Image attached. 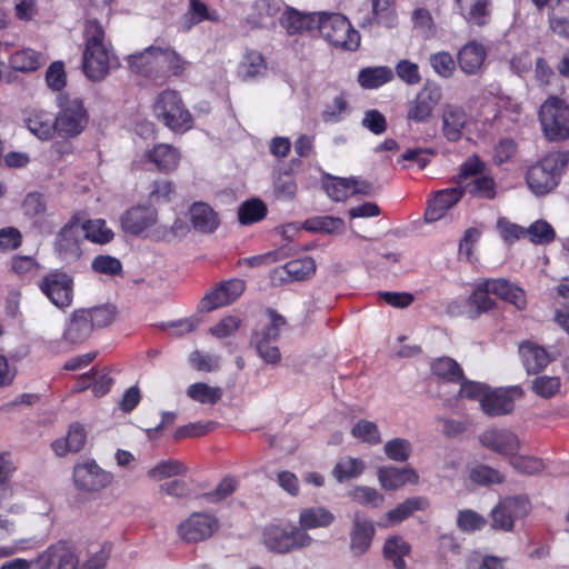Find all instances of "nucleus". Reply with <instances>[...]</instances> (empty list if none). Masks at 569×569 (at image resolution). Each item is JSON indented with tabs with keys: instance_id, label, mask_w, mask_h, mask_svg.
I'll return each instance as SVG.
<instances>
[{
	"instance_id": "obj_20",
	"label": "nucleus",
	"mask_w": 569,
	"mask_h": 569,
	"mask_svg": "<svg viewBox=\"0 0 569 569\" xmlns=\"http://www.w3.org/2000/svg\"><path fill=\"white\" fill-rule=\"evenodd\" d=\"M486 59L487 50L485 46L476 40L468 41L457 54V63L460 70L468 76L480 73Z\"/></svg>"
},
{
	"instance_id": "obj_47",
	"label": "nucleus",
	"mask_w": 569,
	"mask_h": 569,
	"mask_svg": "<svg viewBox=\"0 0 569 569\" xmlns=\"http://www.w3.org/2000/svg\"><path fill=\"white\" fill-rule=\"evenodd\" d=\"M207 20H216V18L210 14L208 6L201 0H189L188 9L182 20L183 31H189L192 27Z\"/></svg>"
},
{
	"instance_id": "obj_49",
	"label": "nucleus",
	"mask_w": 569,
	"mask_h": 569,
	"mask_svg": "<svg viewBox=\"0 0 569 569\" xmlns=\"http://www.w3.org/2000/svg\"><path fill=\"white\" fill-rule=\"evenodd\" d=\"M147 52L157 53V56H162L164 58V62L167 64L168 70L172 76H181L187 69L188 61H186L181 54H179L172 48H161L150 46L147 48Z\"/></svg>"
},
{
	"instance_id": "obj_15",
	"label": "nucleus",
	"mask_w": 569,
	"mask_h": 569,
	"mask_svg": "<svg viewBox=\"0 0 569 569\" xmlns=\"http://www.w3.org/2000/svg\"><path fill=\"white\" fill-rule=\"evenodd\" d=\"M441 89L436 84H426L409 103L407 110L408 121L415 123L428 122L432 111L441 100Z\"/></svg>"
},
{
	"instance_id": "obj_64",
	"label": "nucleus",
	"mask_w": 569,
	"mask_h": 569,
	"mask_svg": "<svg viewBox=\"0 0 569 569\" xmlns=\"http://www.w3.org/2000/svg\"><path fill=\"white\" fill-rule=\"evenodd\" d=\"M560 390V379L557 377L540 376L532 381V391L545 399L552 398Z\"/></svg>"
},
{
	"instance_id": "obj_25",
	"label": "nucleus",
	"mask_w": 569,
	"mask_h": 569,
	"mask_svg": "<svg viewBox=\"0 0 569 569\" xmlns=\"http://www.w3.org/2000/svg\"><path fill=\"white\" fill-rule=\"evenodd\" d=\"M519 355L529 375L539 373L550 362V356L547 350L528 340L520 343Z\"/></svg>"
},
{
	"instance_id": "obj_59",
	"label": "nucleus",
	"mask_w": 569,
	"mask_h": 569,
	"mask_svg": "<svg viewBox=\"0 0 569 569\" xmlns=\"http://www.w3.org/2000/svg\"><path fill=\"white\" fill-rule=\"evenodd\" d=\"M187 468L178 460L160 461L157 466L148 471V477L153 479L170 478L173 476L184 475Z\"/></svg>"
},
{
	"instance_id": "obj_58",
	"label": "nucleus",
	"mask_w": 569,
	"mask_h": 569,
	"mask_svg": "<svg viewBox=\"0 0 569 569\" xmlns=\"http://www.w3.org/2000/svg\"><path fill=\"white\" fill-rule=\"evenodd\" d=\"M189 362L197 371L212 372L219 369L220 357L194 350L189 356Z\"/></svg>"
},
{
	"instance_id": "obj_14",
	"label": "nucleus",
	"mask_w": 569,
	"mask_h": 569,
	"mask_svg": "<svg viewBox=\"0 0 569 569\" xmlns=\"http://www.w3.org/2000/svg\"><path fill=\"white\" fill-rule=\"evenodd\" d=\"M112 479V473L101 469L94 460L77 465L73 469L74 485L88 492H98L107 488Z\"/></svg>"
},
{
	"instance_id": "obj_31",
	"label": "nucleus",
	"mask_w": 569,
	"mask_h": 569,
	"mask_svg": "<svg viewBox=\"0 0 569 569\" xmlns=\"http://www.w3.org/2000/svg\"><path fill=\"white\" fill-rule=\"evenodd\" d=\"M461 16L467 22L483 27L490 14V0H457Z\"/></svg>"
},
{
	"instance_id": "obj_9",
	"label": "nucleus",
	"mask_w": 569,
	"mask_h": 569,
	"mask_svg": "<svg viewBox=\"0 0 569 569\" xmlns=\"http://www.w3.org/2000/svg\"><path fill=\"white\" fill-rule=\"evenodd\" d=\"M79 565L77 545L66 539L50 545L33 560L34 569H79Z\"/></svg>"
},
{
	"instance_id": "obj_24",
	"label": "nucleus",
	"mask_w": 569,
	"mask_h": 569,
	"mask_svg": "<svg viewBox=\"0 0 569 569\" xmlns=\"http://www.w3.org/2000/svg\"><path fill=\"white\" fill-rule=\"evenodd\" d=\"M377 475L381 487L386 490H397L407 483L416 485L419 481L416 470L409 467L383 466L378 469Z\"/></svg>"
},
{
	"instance_id": "obj_39",
	"label": "nucleus",
	"mask_w": 569,
	"mask_h": 569,
	"mask_svg": "<svg viewBox=\"0 0 569 569\" xmlns=\"http://www.w3.org/2000/svg\"><path fill=\"white\" fill-rule=\"evenodd\" d=\"M428 507L429 500L427 498L411 497L389 510L387 512V519L391 523L401 522L409 518L415 511L426 510Z\"/></svg>"
},
{
	"instance_id": "obj_40",
	"label": "nucleus",
	"mask_w": 569,
	"mask_h": 569,
	"mask_svg": "<svg viewBox=\"0 0 569 569\" xmlns=\"http://www.w3.org/2000/svg\"><path fill=\"white\" fill-rule=\"evenodd\" d=\"M410 552V545L400 536H393L383 545V556L392 561L395 569H406L405 557Z\"/></svg>"
},
{
	"instance_id": "obj_50",
	"label": "nucleus",
	"mask_w": 569,
	"mask_h": 569,
	"mask_svg": "<svg viewBox=\"0 0 569 569\" xmlns=\"http://www.w3.org/2000/svg\"><path fill=\"white\" fill-rule=\"evenodd\" d=\"M343 228V220L331 216L313 217L303 222V229L311 232L338 233Z\"/></svg>"
},
{
	"instance_id": "obj_8",
	"label": "nucleus",
	"mask_w": 569,
	"mask_h": 569,
	"mask_svg": "<svg viewBox=\"0 0 569 569\" xmlns=\"http://www.w3.org/2000/svg\"><path fill=\"white\" fill-rule=\"evenodd\" d=\"M312 538L298 527L269 525L263 530L266 547L278 553H287L295 549L307 547Z\"/></svg>"
},
{
	"instance_id": "obj_52",
	"label": "nucleus",
	"mask_w": 569,
	"mask_h": 569,
	"mask_svg": "<svg viewBox=\"0 0 569 569\" xmlns=\"http://www.w3.org/2000/svg\"><path fill=\"white\" fill-rule=\"evenodd\" d=\"M81 310L86 313V318L88 322L91 323L92 330L94 328H103L109 326L116 317V307L112 305H104Z\"/></svg>"
},
{
	"instance_id": "obj_60",
	"label": "nucleus",
	"mask_w": 569,
	"mask_h": 569,
	"mask_svg": "<svg viewBox=\"0 0 569 569\" xmlns=\"http://www.w3.org/2000/svg\"><path fill=\"white\" fill-rule=\"evenodd\" d=\"M176 194V187L171 180L158 179L151 184L149 199L152 202H170Z\"/></svg>"
},
{
	"instance_id": "obj_27",
	"label": "nucleus",
	"mask_w": 569,
	"mask_h": 569,
	"mask_svg": "<svg viewBox=\"0 0 569 569\" xmlns=\"http://www.w3.org/2000/svg\"><path fill=\"white\" fill-rule=\"evenodd\" d=\"M91 332V323L88 322L86 313L78 309L72 312L62 338L70 345H79L86 341Z\"/></svg>"
},
{
	"instance_id": "obj_33",
	"label": "nucleus",
	"mask_w": 569,
	"mask_h": 569,
	"mask_svg": "<svg viewBox=\"0 0 569 569\" xmlns=\"http://www.w3.org/2000/svg\"><path fill=\"white\" fill-rule=\"evenodd\" d=\"M335 521V515L325 507L306 508L300 512V529L305 532L309 529L329 527Z\"/></svg>"
},
{
	"instance_id": "obj_63",
	"label": "nucleus",
	"mask_w": 569,
	"mask_h": 569,
	"mask_svg": "<svg viewBox=\"0 0 569 569\" xmlns=\"http://www.w3.org/2000/svg\"><path fill=\"white\" fill-rule=\"evenodd\" d=\"M486 523L487 520L473 510L465 509L458 513L457 525L461 531L473 532L481 530Z\"/></svg>"
},
{
	"instance_id": "obj_1",
	"label": "nucleus",
	"mask_w": 569,
	"mask_h": 569,
	"mask_svg": "<svg viewBox=\"0 0 569 569\" xmlns=\"http://www.w3.org/2000/svg\"><path fill=\"white\" fill-rule=\"evenodd\" d=\"M490 293L513 305L518 310H523L527 306V297L522 288L503 278L487 279L479 282L468 298V305L476 309L473 317L493 309L496 302L490 298Z\"/></svg>"
},
{
	"instance_id": "obj_53",
	"label": "nucleus",
	"mask_w": 569,
	"mask_h": 569,
	"mask_svg": "<svg viewBox=\"0 0 569 569\" xmlns=\"http://www.w3.org/2000/svg\"><path fill=\"white\" fill-rule=\"evenodd\" d=\"M526 237L532 243L536 244H547L555 240L556 232L550 223L545 220H537L526 228Z\"/></svg>"
},
{
	"instance_id": "obj_28",
	"label": "nucleus",
	"mask_w": 569,
	"mask_h": 569,
	"mask_svg": "<svg viewBox=\"0 0 569 569\" xmlns=\"http://www.w3.org/2000/svg\"><path fill=\"white\" fill-rule=\"evenodd\" d=\"M515 408V401L508 391L495 390L481 398V409L490 417L510 413Z\"/></svg>"
},
{
	"instance_id": "obj_41",
	"label": "nucleus",
	"mask_w": 569,
	"mask_h": 569,
	"mask_svg": "<svg viewBox=\"0 0 569 569\" xmlns=\"http://www.w3.org/2000/svg\"><path fill=\"white\" fill-rule=\"evenodd\" d=\"M357 180L353 178L329 177L323 181L326 193L335 201H345L355 194Z\"/></svg>"
},
{
	"instance_id": "obj_35",
	"label": "nucleus",
	"mask_w": 569,
	"mask_h": 569,
	"mask_svg": "<svg viewBox=\"0 0 569 569\" xmlns=\"http://www.w3.org/2000/svg\"><path fill=\"white\" fill-rule=\"evenodd\" d=\"M280 24L290 36L300 33L303 30L313 28L315 18L310 14H303L293 8H288L280 17Z\"/></svg>"
},
{
	"instance_id": "obj_3",
	"label": "nucleus",
	"mask_w": 569,
	"mask_h": 569,
	"mask_svg": "<svg viewBox=\"0 0 569 569\" xmlns=\"http://www.w3.org/2000/svg\"><path fill=\"white\" fill-rule=\"evenodd\" d=\"M569 151L558 150L546 154L527 171L526 180L529 189L537 196H545L555 189L568 166Z\"/></svg>"
},
{
	"instance_id": "obj_44",
	"label": "nucleus",
	"mask_w": 569,
	"mask_h": 569,
	"mask_svg": "<svg viewBox=\"0 0 569 569\" xmlns=\"http://www.w3.org/2000/svg\"><path fill=\"white\" fill-rule=\"evenodd\" d=\"M268 213L266 203L257 198L244 201L238 209V220L242 226L261 221Z\"/></svg>"
},
{
	"instance_id": "obj_46",
	"label": "nucleus",
	"mask_w": 569,
	"mask_h": 569,
	"mask_svg": "<svg viewBox=\"0 0 569 569\" xmlns=\"http://www.w3.org/2000/svg\"><path fill=\"white\" fill-rule=\"evenodd\" d=\"M267 61L261 52L249 49L246 51L240 62V71L246 79H252L262 76L267 71Z\"/></svg>"
},
{
	"instance_id": "obj_36",
	"label": "nucleus",
	"mask_w": 569,
	"mask_h": 569,
	"mask_svg": "<svg viewBox=\"0 0 569 569\" xmlns=\"http://www.w3.org/2000/svg\"><path fill=\"white\" fill-rule=\"evenodd\" d=\"M372 1V18L368 20L383 26L386 28H393L398 23V16L396 12L395 0H371Z\"/></svg>"
},
{
	"instance_id": "obj_23",
	"label": "nucleus",
	"mask_w": 569,
	"mask_h": 569,
	"mask_svg": "<svg viewBox=\"0 0 569 569\" xmlns=\"http://www.w3.org/2000/svg\"><path fill=\"white\" fill-rule=\"evenodd\" d=\"M157 221V211L147 206H137L126 211L121 224L126 232L138 236Z\"/></svg>"
},
{
	"instance_id": "obj_17",
	"label": "nucleus",
	"mask_w": 569,
	"mask_h": 569,
	"mask_svg": "<svg viewBox=\"0 0 569 569\" xmlns=\"http://www.w3.org/2000/svg\"><path fill=\"white\" fill-rule=\"evenodd\" d=\"M465 196L462 187H451L438 190L428 200L425 211V219L428 222H436L443 218Z\"/></svg>"
},
{
	"instance_id": "obj_19",
	"label": "nucleus",
	"mask_w": 569,
	"mask_h": 569,
	"mask_svg": "<svg viewBox=\"0 0 569 569\" xmlns=\"http://www.w3.org/2000/svg\"><path fill=\"white\" fill-rule=\"evenodd\" d=\"M144 159L159 172L170 173L178 169L181 153L178 148L169 143H156L144 153Z\"/></svg>"
},
{
	"instance_id": "obj_16",
	"label": "nucleus",
	"mask_w": 569,
	"mask_h": 569,
	"mask_svg": "<svg viewBox=\"0 0 569 569\" xmlns=\"http://www.w3.org/2000/svg\"><path fill=\"white\" fill-rule=\"evenodd\" d=\"M316 272V262L311 257L290 260L271 271L270 278L273 284L284 282L303 281Z\"/></svg>"
},
{
	"instance_id": "obj_30",
	"label": "nucleus",
	"mask_w": 569,
	"mask_h": 569,
	"mask_svg": "<svg viewBox=\"0 0 569 569\" xmlns=\"http://www.w3.org/2000/svg\"><path fill=\"white\" fill-rule=\"evenodd\" d=\"M393 77L395 74L390 67H365L358 72L357 81L361 88L372 90L390 82Z\"/></svg>"
},
{
	"instance_id": "obj_32",
	"label": "nucleus",
	"mask_w": 569,
	"mask_h": 569,
	"mask_svg": "<svg viewBox=\"0 0 569 569\" xmlns=\"http://www.w3.org/2000/svg\"><path fill=\"white\" fill-rule=\"evenodd\" d=\"M430 369L433 376L446 382L458 383L463 380V369L450 357H440L435 359L431 362Z\"/></svg>"
},
{
	"instance_id": "obj_2",
	"label": "nucleus",
	"mask_w": 569,
	"mask_h": 569,
	"mask_svg": "<svg viewBox=\"0 0 569 569\" xmlns=\"http://www.w3.org/2000/svg\"><path fill=\"white\" fill-rule=\"evenodd\" d=\"M84 37L83 72L90 80L101 81L110 70L109 50L104 43L106 32L102 24L97 19L88 20Z\"/></svg>"
},
{
	"instance_id": "obj_12",
	"label": "nucleus",
	"mask_w": 569,
	"mask_h": 569,
	"mask_svg": "<svg viewBox=\"0 0 569 569\" xmlns=\"http://www.w3.org/2000/svg\"><path fill=\"white\" fill-rule=\"evenodd\" d=\"M246 282L241 279L221 281L212 288L199 302L198 310L210 312L236 301L244 291Z\"/></svg>"
},
{
	"instance_id": "obj_11",
	"label": "nucleus",
	"mask_w": 569,
	"mask_h": 569,
	"mask_svg": "<svg viewBox=\"0 0 569 569\" xmlns=\"http://www.w3.org/2000/svg\"><path fill=\"white\" fill-rule=\"evenodd\" d=\"M41 292L59 309L71 306L73 300V278L67 272L54 270L39 282Z\"/></svg>"
},
{
	"instance_id": "obj_45",
	"label": "nucleus",
	"mask_w": 569,
	"mask_h": 569,
	"mask_svg": "<svg viewBox=\"0 0 569 569\" xmlns=\"http://www.w3.org/2000/svg\"><path fill=\"white\" fill-rule=\"evenodd\" d=\"M41 53L32 49H23L11 54L9 64L20 72H32L42 66Z\"/></svg>"
},
{
	"instance_id": "obj_48",
	"label": "nucleus",
	"mask_w": 569,
	"mask_h": 569,
	"mask_svg": "<svg viewBox=\"0 0 569 569\" xmlns=\"http://www.w3.org/2000/svg\"><path fill=\"white\" fill-rule=\"evenodd\" d=\"M365 471V463L359 458H345L339 460L332 469V476L338 482L355 479Z\"/></svg>"
},
{
	"instance_id": "obj_7",
	"label": "nucleus",
	"mask_w": 569,
	"mask_h": 569,
	"mask_svg": "<svg viewBox=\"0 0 569 569\" xmlns=\"http://www.w3.org/2000/svg\"><path fill=\"white\" fill-rule=\"evenodd\" d=\"M320 34L336 48L356 51L360 34L347 17L340 13H320L317 21Z\"/></svg>"
},
{
	"instance_id": "obj_43",
	"label": "nucleus",
	"mask_w": 569,
	"mask_h": 569,
	"mask_svg": "<svg viewBox=\"0 0 569 569\" xmlns=\"http://www.w3.org/2000/svg\"><path fill=\"white\" fill-rule=\"evenodd\" d=\"M81 229L83 230L86 239L93 243L104 244L110 242L114 233L107 227L103 219H88L81 222Z\"/></svg>"
},
{
	"instance_id": "obj_26",
	"label": "nucleus",
	"mask_w": 569,
	"mask_h": 569,
	"mask_svg": "<svg viewBox=\"0 0 569 569\" xmlns=\"http://www.w3.org/2000/svg\"><path fill=\"white\" fill-rule=\"evenodd\" d=\"M190 221L193 228L202 233H212L220 224L218 213L206 202H194L191 206Z\"/></svg>"
},
{
	"instance_id": "obj_29",
	"label": "nucleus",
	"mask_w": 569,
	"mask_h": 569,
	"mask_svg": "<svg viewBox=\"0 0 569 569\" xmlns=\"http://www.w3.org/2000/svg\"><path fill=\"white\" fill-rule=\"evenodd\" d=\"M280 11L276 2L259 0L254 3L252 12L247 17V22L252 28H268L276 26V18Z\"/></svg>"
},
{
	"instance_id": "obj_54",
	"label": "nucleus",
	"mask_w": 569,
	"mask_h": 569,
	"mask_svg": "<svg viewBox=\"0 0 569 569\" xmlns=\"http://www.w3.org/2000/svg\"><path fill=\"white\" fill-rule=\"evenodd\" d=\"M383 451L390 460L405 462L411 456L412 446L407 439L395 438L385 443Z\"/></svg>"
},
{
	"instance_id": "obj_22",
	"label": "nucleus",
	"mask_w": 569,
	"mask_h": 569,
	"mask_svg": "<svg viewBox=\"0 0 569 569\" xmlns=\"http://www.w3.org/2000/svg\"><path fill=\"white\" fill-rule=\"evenodd\" d=\"M468 116L461 106L446 104L442 111V134L449 142L461 139Z\"/></svg>"
},
{
	"instance_id": "obj_61",
	"label": "nucleus",
	"mask_w": 569,
	"mask_h": 569,
	"mask_svg": "<svg viewBox=\"0 0 569 569\" xmlns=\"http://www.w3.org/2000/svg\"><path fill=\"white\" fill-rule=\"evenodd\" d=\"M430 64L433 71L442 78H450L456 70V61L447 51H440L431 54Z\"/></svg>"
},
{
	"instance_id": "obj_51",
	"label": "nucleus",
	"mask_w": 569,
	"mask_h": 569,
	"mask_svg": "<svg viewBox=\"0 0 569 569\" xmlns=\"http://www.w3.org/2000/svg\"><path fill=\"white\" fill-rule=\"evenodd\" d=\"M187 395L190 399L208 405H216L222 396L219 387H210L204 382H196L188 387Z\"/></svg>"
},
{
	"instance_id": "obj_13",
	"label": "nucleus",
	"mask_w": 569,
	"mask_h": 569,
	"mask_svg": "<svg viewBox=\"0 0 569 569\" xmlns=\"http://www.w3.org/2000/svg\"><path fill=\"white\" fill-rule=\"evenodd\" d=\"M529 511L530 501L526 497L507 498L491 511L492 528L510 531L515 526V519L527 516Z\"/></svg>"
},
{
	"instance_id": "obj_21",
	"label": "nucleus",
	"mask_w": 569,
	"mask_h": 569,
	"mask_svg": "<svg viewBox=\"0 0 569 569\" xmlns=\"http://www.w3.org/2000/svg\"><path fill=\"white\" fill-rule=\"evenodd\" d=\"M376 535L373 522L360 515H356L350 531V550L359 557L365 555L371 547Z\"/></svg>"
},
{
	"instance_id": "obj_42",
	"label": "nucleus",
	"mask_w": 569,
	"mask_h": 569,
	"mask_svg": "<svg viewBox=\"0 0 569 569\" xmlns=\"http://www.w3.org/2000/svg\"><path fill=\"white\" fill-rule=\"evenodd\" d=\"M462 188L472 198L493 200L497 196V183L492 176L476 177Z\"/></svg>"
},
{
	"instance_id": "obj_62",
	"label": "nucleus",
	"mask_w": 569,
	"mask_h": 569,
	"mask_svg": "<svg viewBox=\"0 0 569 569\" xmlns=\"http://www.w3.org/2000/svg\"><path fill=\"white\" fill-rule=\"evenodd\" d=\"M486 169L485 162L476 153L468 157L460 166L457 177L453 178L456 183H461L463 180L481 174Z\"/></svg>"
},
{
	"instance_id": "obj_56",
	"label": "nucleus",
	"mask_w": 569,
	"mask_h": 569,
	"mask_svg": "<svg viewBox=\"0 0 569 569\" xmlns=\"http://www.w3.org/2000/svg\"><path fill=\"white\" fill-rule=\"evenodd\" d=\"M350 497L353 501L362 506H370L373 508L382 505L385 497L377 489L366 486H357L350 491Z\"/></svg>"
},
{
	"instance_id": "obj_57",
	"label": "nucleus",
	"mask_w": 569,
	"mask_h": 569,
	"mask_svg": "<svg viewBox=\"0 0 569 569\" xmlns=\"http://www.w3.org/2000/svg\"><path fill=\"white\" fill-rule=\"evenodd\" d=\"M91 268L94 272L107 276H121L122 263L121 261L109 254L97 256L91 263Z\"/></svg>"
},
{
	"instance_id": "obj_34",
	"label": "nucleus",
	"mask_w": 569,
	"mask_h": 569,
	"mask_svg": "<svg viewBox=\"0 0 569 569\" xmlns=\"http://www.w3.org/2000/svg\"><path fill=\"white\" fill-rule=\"evenodd\" d=\"M270 322L264 325L261 329H256L252 333V342H269L278 340L280 330L287 323L283 316L279 315L274 309L268 308L266 310Z\"/></svg>"
},
{
	"instance_id": "obj_37",
	"label": "nucleus",
	"mask_w": 569,
	"mask_h": 569,
	"mask_svg": "<svg viewBox=\"0 0 569 569\" xmlns=\"http://www.w3.org/2000/svg\"><path fill=\"white\" fill-rule=\"evenodd\" d=\"M84 216V212H76L59 231L57 236V246L60 251L71 252L78 249L76 229L80 226Z\"/></svg>"
},
{
	"instance_id": "obj_5",
	"label": "nucleus",
	"mask_w": 569,
	"mask_h": 569,
	"mask_svg": "<svg viewBox=\"0 0 569 569\" xmlns=\"http://www.w3.org/2000/svg\"><path fill=\"white\" fill-rule=\"evenodd\" d=\"M538 119L548 141L569 139V104L557 96H550L539 108Z\"/></svg>"
},
{
	"instance_id": "obj_10",
	"label": "nucleus",
	"mask_w": 569,
	"mask_h": 569,
	"mask_svg": "<svg viewBox=\"0 0 569 569\" xmlns=\"http://www.w3.org/2000/svg\"><path fill=\"white\" fill-rule=\"evenodd\" d=\"M220 528L219 519L208 512H192L179 523L177 533L186 543H198L213 536Z\"/></svg>"
},
{
	"instance_id": "obj_4",
	"label": "nucleus",
	"mask_w": 569,
	"mask_h": 569,
	"mask_svg": "<svg viewBox=\"0 0 569 569\" xmlns=\"http://www.w3.org/2000/svg\"><path fill=\"white\" fill-rule=\"evenodd\" d=\"M156 118L173 132H186L192 127V116L178 91H161L152 106Z\"/></svg>"
},
{
	"instance_id": "obj_38",
	"label": "nucleus",
	"mask_w": 569,
	"mask_h": 569,
	"mask_svg": "<svg viewBox=\"0 0 569 569\" xmlns=\"http://www.w3.org/2000/svg\"><path fill=\"white\" fill-rule=\"evenodd\" d=\"M27 128L41 140L52 138L56 132L54 119L48 112L37 111L32 112L26 119Z\"/></svg>"
},
{
	"instance_id": "obj_55",
	"label": "nucleus",
	"mask_w": 569,
	"mask_h": 569,
	"mask_svg": "<svg viewBox=\"0 0 569 569\" xmlns=\"http://www.w3.org/2000/svg\"><path fill=\"white\" fill-rule=\"evenodd\" d=\"M351 435L369 445H378L381 442L380 432L375 422L361 419L351 429Z\"/></svg>"
},
{
	"instance_id": "obj_6",
	"label": "nucleus",
	"mask_w": 569,
	"mask_h": 569,
	"mask_svg": "<svg viewBox=\"0 0 569 569\" xmlns=\"http://www.w3.org/2000/svg\"><path fill=\"white\" fill-rule=\"evenodd\" d=\"M58 106L59 111L54 118L56 133L66 139L81 134L89 123V112L82 99L60 94Z\"/></svg>"
},
{
	"instance_id": "obj_18",
	"label": "nucleus",
	"mask_w": 569,
	"mask_h": 569,
	"mask_svg": "<svg viewBox=\"0 0 569 569\" xmlns=\"http://www.w3.org/2000/svg\"><path fill=\"white\" fill-rule=\"evenodd\" d=\"M479 440L483 447L503 456H513L520 448L518 437L507 429H488L480 435Z\"/></svg>"
}]
</instances>
